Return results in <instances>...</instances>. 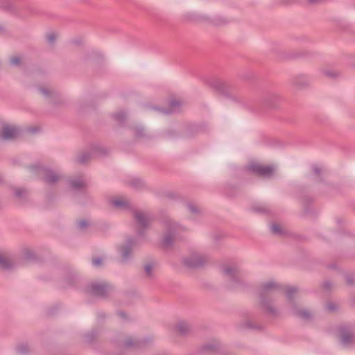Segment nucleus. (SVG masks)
I'll list each match as a JSON object with an SVG mask.
<instances>
[{"label": "nucleus", "instance_id": "nucleus-1", "mask_svg": "<svg viewBox=\"0 0 355 355\" xmlns=\"http://www.w3.org/2000/svg\"><path fill=\"white\" fill-rule=\"evenodd\" d=\"M282 287L273 280L263 282L259 286L260 303L263 309L270 315H276L277 310L272 305V294L280 290Z\"/></svg>", "mask_w": 355, "mask_h": 355}, {"label": "nucleus", "instance_id": "nucleus-2", "mask_svg": "<svg viewBox=\"0 0 355 355\" xmlns=\"http://www.w3.org/2000/svg\"><path fill=\"white\" fill-rule=\"evenodd\" d=\"M297 293L298 290L295 287H290L286 291L290 311L291 314L300 319L309 320L313 316L312 312L306 309L300 307L294 300V297Z\"/></svg>", "mask_w": 355, "mask_h": 355}, {"label": "nucleus", "instance_id": "nucleus-3", "mask_svg": "<svg viewBox=\"0 0 355 355\" xmlns=\"http://www.w3.org/2000/svg\"><path fill=\"white\" fill-rule=\"evenodd\" d=\"M220 271L227 280V286L234 289L242 284V280L239 276V268L232 264H224L220 267Z\"/></svg>", "mask_w": 355, "mask_h": 355}, {"label": "nucleus", "instance_id": "nucleus-4", "mask_svg": "<svg viewBox=\"0 0 355 355\" xmlns=\"http://www.w3.org/2000/svg\"><path fill=\"white\" fill-rule=\"evenodd\" d=\"M31 171L35 172L45 183L51 185L56 184L62 178L61 173L41 166H33Z\"/></svg>", "mask_w": 355, "mask_h": 355}, {"label": "nucleus", "instance_id": "nucleus-5", "mask_svg": "<svg viewBox=\"0 0 355 355\" xmlns=\"http://www.w3.org/2000/svg\"><path fill=\"white\" fill-rule=\"evenodd\" d=\"M164 232L163 235L162 244L165 247L171 246L174 241L177 230L179 228L178 224L171 218H166L164 221Z\"/></svg>", "mask_w": 355, "mask_h": 355}, {"label": "nucleus", "instance_id": "nucleus-6", "mask_svg": "<svg viewBox=\"0 0 355 355\" xmlns=\"http://www.w3.org/2000/svg\"><path fill=\"white\" fill-rule=\"evenodd\" d=\"M248 169L261 176L269 178L274 175L276 168L271 165H263L253 162L249 164Z\"/></svg>", "mask_w": 355, "mask_h": 355}, {"label": "nucleus", "instance_id": "nucleus-7", "mask_svg": "<svg viewBox=\"0 0 355 355\" xmlns=\"http://www.w3.org/2000/svg\"><path fill=\"white\" fill-rule=\"evenodd\" d=\"M182 265L189 270H193L200 266V254L198 249L191 250L182 260Z\"/></svg>", "mask_w": 355, "mask_h": 355}, {"label": "nucleus", "instance_id": "nucleus-8", "mask_svg": "<svg viewBox=\"0 0 355 355\" xmlns=\"http://www.w3.org/2000/svg\"><path fill=\"white\" fill-rule=\"evenodd\" d=\"M340 338L344 347H349L355 343V331L349 327L340 328Z\"/></svg>", "mask_w": 355, "mask_h": 355}, {"label": "nucleus", "instance_id": "nucleus-9", "mask_svg": "<svg viewBox=\"0 0 355 355\" xmlns=\"http://www.w3.org/2000/svg\"><path fill=\"white\" fill-rule=\"evenodd\" d=\"M137 245V241L133 239H128L119 247L121 259L123 261L129 260L132 256V249Z\"/></svg>", "mask_w": 355, "mask_h": 355}, {"label": "nucleus", "instance_id": "nucleus-10", "mask_svg": "<svg viewBox=\"0 0 355 355\" xmlns=\"http://www.w3.org/2000/svg\"><path fill=\"white\" fill-rule=\"evenodd\" d=\"M39 92L51 103L59 104L63 101L60 94L50 87H42L39 89Z\"/></svg>", "mask_w": 355, "mask_h": 355}, {"label": "nucleus", "instance_id": "nucleus-11", "mask_svg": "<svg viewBox=\"0 0 355 355\" xmlns=\"http://www.w3.org/2000/svg\"><path fill=\"white\" fill-rule=\"evenodd\" d=\"M111 206L119 210H128L132 209V205L128 199L123 196H115L110 199Z\"/></svg>", "mask_w": 355, "mask_h": 355}, {"label": "nucleus", "instance_id": "nucleus-12", "mask_svg": "<svg viewBox=\"0 0 355 355\" xmlns=\"http://www.w3.org/2000/svg\"><path fill=\"white\" fill-rule=\"evenodd\" d=\"M108 290V286L104 282H93L88 288V292L94 295L103 296Z\"/></svg>", "mask_w": 355, "mask_h": 355}, {"label": "nucleus", "instance_id": "nucleus-13", "mask_svg": "<svg viewBox=\"0 0 355 355\" xmlns=\"http://www.w3.org/2000/svg\"><path fill=\"white\" fill-rule=\"evenodd\" d=\"M133 216L141 227H146L149 225L151 218L148 214L141 210H133Z\"/></svg>", "mask_w": 355, "mask_h": 355}, {"label": "nucleus", "instance_id": "nucleus-14", "mask_svg": "<svg viewBox=\"0 0 355 355\" xmlns=\"http://www.w3.org/2000/svg\"><path fill=\"white\" fill-rule=\"evenodd\" d=\"M19 133L15 126L4 125L0 130V140H10L15 138Z\"/></svg>", "mask_w": 355, "mask_h": 355}, {"label": "nucleus", "instance_id": "nucleus-15", "mask_svg": "<svg viewBox=\"0 0 355 355\" xmlns=\"http://www.w3.org/2000/svg\"><path fill=\"white\" fill-rule=\"evenodd\" d=\"M69 184L71 189L78 190L86 187L87 182L83 178H73L69 180Z\"/></svg>", "mask_w": 355, "mask_h": 355}, {"label": "nucleus", "instance_id": "nucleus-16", "mask_svg": "<svg viewBox=\"0 0 355 355\" xmlns=\"http://www.w3.org/2000/svg\"><path fill=\"white\" fill-rule=\"evenodd\" d=\"M182 105V102L178 99H173L169 102V109H157L161 113L164 114H171L178 111L181 105Z\"/></svg>", "mask_w": 355, "mask_h": 355}, {"label": "nucleus", "instance_id": "nucleus-17", "mask_svg": "<svg viewBox=\"0 0 355 355\" xmlns=\"http://www.w3.org/2000/svg\"><path fill=\"white\" fill-rule=\"evenodd\" d=\"M219 347V343L215 340L210 343L205 344L201 347V354H214L218 350Z\"/></svg>", "mask_w": 355, "mask_h": 355}, {"label": "nucleus", "instance_id": "nucleus-18", "mask_svg": "<svg viewBox=\"0 0 355 355\" xmlns=\"http://www.w3.org/2000/svg\"><path fill=\"white\" fill-rule=\"evenodd\" d=\"M92 155V153L91 152H83L77 156L76 161L80 164L86 163L91 158Z\"/></svg>", "mask_w": 355, "mask_h": 355}, {"label": "nucleus", "instance_id": "nucleus-19", "mask_svg": "<svg viewBox=\"0 0 355 355\" xmlns=\"http://www.w3.org/2000/svg\"><path fill=\"white\" fill-rule=\"evenodd\" d=\"M176 329L181 334H186L190 330V326L185 321H179L176 324Z\"/></svg>", "mask_w": 355, "mask_h": 355}, {"label": "nucleus", "instance_id": "nucleus-20", "mask_svg": "<svg viewBox=\"0 0 355 355\" xmlns=\"http://www.w3.org/2000/svg\"><path fill=\"white\" fill-rule=\"evenodd\" d=\"M325 309L329 313H334L340 309V304L335 302H329L326 304Z\"/></svg>", "mask_w": 355, "mask_h": 355}, {"label": "nucleus", "instance_id": "nucleus-21", "mask_svg": "<svg viewBox=\"0 0 355 355\" xmlns=\"http://www.w3.org/2000/svg\"><path fill=\"white\" fill-rule=\"evenodd\" d=\"M207 84L217 91H222L223 89V84L218 80L207 81Z\"/></svg>", "mask_w": 355, "mask_h": 355}, {"label": "nucleus", "instance_id": "nucleus-22", "mask_svg": "<svg viewBox=\"0 0 355 355\" xmlns=\"http://www.w3.org/2000/svg\"><path fill=\"white\" fill-rule=\"evenodd\" d=\"M155 266H156L155 263H148L144 266V270L147 277H152L153 276Z\"/></svg>", "mask_w": 355, "mask_h": 355}, {"label": "nucleus", "instance_id": "nucleus-23", "mask_svg": "<svg viewBox=\"0 0 355 355\" xmlns=\"http://www.w3.org/2000/svg\"><path fill=\"white\" fill-rule=\"evenodd\" d=\"M270 231L272 234L277 235H281L284 233V231L282 229V226L277 223H272L270 225Z\"/></svg>", "mask_w": 355, "mask_h": 355}, {"label": "nucleus", "instance_id": "nucleus-24", "mask_svg": "<svg viewBox=\"0 0 355 355\" xmlns=\"http://www.w3.org/2000/svg\"><path fill=\"white\" fill-rule=\"evenodd\" d=\"M130 184L132 187L136 189H139L143 188L145 186V183L143 180L139 178H135L131 180Z\"/></svg>", "mask_w": 355, "mask_h": 355}, {"label": "nucleus", "instance_id": "nucleus-25", "mask_svg": "<svg viewBox=\"0 0 355 355\" xmlns=\"http://www.w3.org/2000/svg\"><path fill=\"white\" fill-rule=\"evenodd\" d=\"M12 266L11 261L6 257L0 255V268H9Z\"/></svg>", "mask_w": 355, "mask_h": 355}, {"label": "nucleus", "instance_id": "nucleus-26", "mask_svg": "<svg viewBox=\"0 0 355 355\" xmlns=\"http://www.w3.org/2000/svg\"><path fill=\"white\" fill-rule=\"evenodd\" d=\"M346 283L348 286H352L355 285V274L353 272L347 273L345 276Z\"/></svg>", "mask_w": 355, "mask_h": 355}, {"label": "nucleus", "instance_id": "nucleus-27", "mask_svg": "<svg viewBox=\"0 0 355 355\" xmlns=\"http://www.w3.org/2000/svg\"><path fill=\"white\" fill-rule=\"evenodd\" d=\"M14 192L15 196L20 199L24 198L27 194L26 190L21 188L15 189Z\"/></svg>", "mask_w": 355, "mask_h": 355}, {"label": "nucleus", "instance_id": "nucleus-28", "mask_svg": "<svg viewBox=\"0 0 355 355\" xmlns=\"http://www.w3.org/2000/svg\"><path fill=\"white\" fill-rule=\"evenodd\" d=\"M125 113L123 111L117 112L114 115V119L119 122L123 121L125 119Z\"/></svg>", "mask_w": 355, "mask_h": 355}, {"label": "nucleus", "instance_id": "nucleus-29", "mask_svg": "<svg viewBox=\"0 0 355 355\" xmlns=\"http://www.w3.org/2000/svg\"><path fill=\"white\" fill-rule=\"evenodd\" d=\"M10 64L13 66H17L21 63V58L17 56H15L10 58Z\"/></svg>", "mask_w": 355, "mask_h": 355}, {"label": "nucleus", "instance_id": "nucleus-30", "mask_svg": "<svg viewBox=\"0 0 355 355\" xmlns=\"http://www.w3.org/2000/svg\"><path fill=\"white\" fill-rule=\"evenodd\" d=\"M144 130L141 127L137 128L135 130V135L137 137H142L145 134L144 133Z\"/></svg>", "mask_w": 355, "mask_h": 355}, {"label": "nucleus", "instance_id": "nucleus-31", "mask_svg": "<svg viewBox=\"0 0 355 355\" xmlns=\"http://www.w3.org/2000/svg\"><path fill=\"white\" fill-rule=\"evenodd\" d=\"M103 262V260L100 257H96V258H94L92 260V264L94 266H99L101 265Z\"/></svg>", "mask_w": 355, "mask_h": 355}, {"label": "nucleus", "instance_id": "nucleus-32", "mask_svg": "<svg viewBox=\"0 0 355 355\" xmlns=\"http://www.w3.org/2000/svg\"><path fill=\"white\" fill-rule=\"evenodd\" d=\"M323 288L327 291H329L333 288V285L330 282L326 281L323 284Z\"/></svg>", "mask_w": 355, "mask_h": 355}, {"label": "nucleus", "instance_id": "nucleus-33", "mask_svg": "<svg viewBox=\"0 0 355 355\" xmlns=\"http://www.w3.org/2000/svg\"><path fill=\"white\" fill-rule=\"evenodd\" d=\"M324 73L328 76V77H331V78H334L336 76V72H334V71H331L329 70H326L324 71Z\"/></svg>", "mask_w": 355, "mask_h": 355}, {"label": "nucleus", "instance_id": "nucleus-34", "mask_svg": "<svg viewBox=\"0 0 355 355\" xmlns=\"http://www.w3.org/2000/svg\"><path fill=\"white\" fill-rule=\"evenodd\" d=\"M47 40L50 44H53L55 40V35L53 33L48 35Z\"/></svg>", "mask_w": 355, "mask_h": 355}, {"label": "nucleus", "instance_id": "nucleus-35", "mask_svg": "<svg viewBox=\"0 0 355 355\" xmlns=\"http://www.w3.org/2000/svg\"><path fill=\"white\" fill-rule=\"evenodd\" d=\"M78 225L80 229H84L88 225V223L86 220H80L78 222Z\"/></svg>", "mask_w": 355, "mask_h": 355}, {"label": "nucleus", "instance_id": "nucleus-36", "mask_svg": "<svg viewBox=\"0 0 355 355\" xmlns=\"http://www.w3.org/2000/svg\"><path fill=\"white\" fill-rule=\"evenodd\" d=\"M6 9L10 12H15V8L13 6L11 3H9L6 7Z\"/></svg>", "mask_w": 355, "mask_h": 355}, {"label": "nucleus", "instance_id": "nucleus-37", "mask_svg": "<svg viewBox=\"0 0 355 355\" xmlns=\"http://www.w3.org/2000/svg\"><path fill=\"white\" fill-rule=\"evenodd\" d=\"M313 171L315 174H320L321 172V168L319 166H314Z\"/></svg>", "mask_w": 355, "mask_h": 355}, {"label": "nucleus", "instance_id": "nucleus-38", "mask_svg": "<svg viewBox=\"0 0 355 355\" xmlns=\"http://www.w3.org/2000/svg\"><path fill=\"white\" fill-rule=\"evenodd\" d=\"M188 208L193 213L197 211V209L196 208H194V207L193 205H188Z\"/></svg>", "mask_w": 355, "mask_h": 355}, {"label": "nucleus", "instance_id": "nucleus-39", "mask_svg": "<svg viewBox=\"0 0 355 355\" xmlns=\"http://www.w3.org/2000/svg\"><path fill=\"white\" fill-rule=\"evenodd\" d=\"M256 210L257 211L261 212V211H265L266 210V208H261V209H257Z\"/></svg>", "mask_w": 355, "mask_h": 355}, {"label": "nucleus", "instance_id": "nucleus-40", "mask_svg": "<svg viewBox=\"0 0 355 355\" xmlns=\"http://www.w3.org/2000/svg\"><path fill=\"white\" fill-rule=\"evenodd\" d=\"M119 315L121 317V318H125V314L123 312H120L119 313Z\"/></svg>", "mask_w": 355, "mask_h": 355}, {"label": "nucleus", "instance_id": "nucleus-41", "mask_svg": "<svg viewBox=\"0 0 355 355\" xmlns=\"http://www.w3.org/2000/svg\"><path fill=\"white\" fill-rule=\"evenodd\" d=\"M225 22H226V21H225V19H223V21H222L221 22H217L216 24H217L218 25H220V24H224V23H225Z\"/></svg>", "mask_w": 355, "mask_h": 355}, {"label": "nucleus", "instance_id": "nucleus-42", "mask_svg": "<svg viewBox=\"0 0 355 355\" xmlns=\"http://www.w3.org/2000/svg\"><path fill=\"white\" fill-rule=\"evenodd\" d=\"M132 345H133V344H132V343H131V342H127V343H126V345H128V346H132Z\"/></svg>", "mask_w": 355, "mask_h": 355}, {"label": "nucleus", "instance_id": "nucleus-43", "mask_svg": "<svg viewBox=\"0 0 355 355\" xmlns=\"http://www.w3.org/2000/svg\"><path fill=\"white\" fill-rule=\"evenodd\" d=\"M186 17H187V19H189V14H187V15H186Z\"/></svg>", "mask_w": 355, "mask_h": 355}, {"label": "nucleus", "instance_id": "nucleus-44", "mask_svg": "<svg viewBox=\"0 0 355 355\" xmlns=\"http://www.w3.org/2000/svg\"><path fill=\"white\" fill-rule=\"evenodd\" d=\"M3 30V27L0 26V31Z\"/></svg>", "mask_w": 355, "mask_h": 355}]
</instances>
